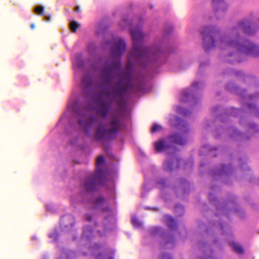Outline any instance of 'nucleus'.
I'll return each instance as SVG.
<instances>
[{"label":"nucleus","instance_id":"f257e3e1","mask_svg":"<svg viewBox=\"0 0 259 259\" xmlns=\"http://www.w3.org/2000/svg\"><path fill=\"white\" fill-rule=\"evenodd\" d=\"M131 86V76L130 74L126 73L111 88V91L104 89L99 93L95 107L98 114L104 118H106L111 109L114 100L117 96H122Z\"/></svg>","mask_w":259,"mask_h":259},{"label":"nucleus","instance_id":"f03ea898","mask_svg":"<svg viewBox=\"0 0 259 259\" xmlns=\"http://www.w3.org/2000/svg\"><path fill=\"white\" fill-rule=\"evenodd\" d=\"M217 45L223 50L228 52L232 51L237 58L244 59L246 57H259V46L249 40L239 41V37L231 34L220 37Z\"/></svg>","mask_w":259,"mask_h":259},{"label":"nucleus","instance_id":"7ed1b4c3","mask_svg":"<svg viewBox=\"0 0 259 259\" xmlns=\"http://www.w3.org/2000/svg\"><path fill=\"white\" fill-rule=\"evenodd\" d=\"M106 45L110 47V55L108 57L101 55L91 56L88 62L82 60V55H76V65H83L84 63L89 65H120L118 62L119 58L121 56L126 49L124 40L120 37L113 38L111 40L106 42Z\"/></svg>","mask_w":259,"mask_h":259},{"label":"nucleus","instance_id":"20e7f679","mask_svg":"<svg viewBox=\"0 0 259 259\" xmlns=\"http://www.w3.org/2000/svg\"><path fill=\"white\" fill-rule=\"evenodd\" d=\"M131 32L133 49L128 55L126 65H142L141 62L144 63L147 60L155 59L159 50L155 47H143L144 34L141 28L132 29Z\"/></svg>","mask_w":259,"mask_h":259},{"label":"nucleus","instance_id":"39448f33","mask_svg":"<svg viewBox=\"0 0 259 259\" xmlns=\"http://www.w3.org/2000/svg\"><path fill=\"white\" fill-rule=\"evenodd\" d=\"M108 126L109 127L108 129L102 124L98 126L94 136L96 141H103L116 139L117 133L123 126L120 116L115 114L112 115Z\"/></svg>","mask_w":259,"mask_h":259},{"label":"nucleus","instance_id":"423d86ee","mask_svg":"<svg viewBox=\"0 0 259 259\" xmlns=\"http://www.w3.org/2000/svg\"><path fill=\"white\" fill-rule=\"evenodd\" d=\"M201 33L203 35V46L206 51H208L217 46L216 38L218 32L213 27H204Z\"/></svg>","mask_w":259,"mask_h":259},{"label":"nucleus","instance_id":"0eeeda50","mask_svg":"<svg viewBox=\"0 0 259 259\" xmlns=\"http://www.w3.org/2000/svg\"><path fill=\"white\" fill-rule=\"evenodd\" d=\"M88 110V108H85L82 111H76L78 123L83 128L87 134L90 133V130L97 119L96 116H88L87 113Z\"/></svg>","mask_w":259,"mask_h":259},{"label":"nucleus","instance_id":"6e6552de","mask_svg":"<svg viewBox=\"0 0 259 259\" xmlns=\"http://www.w3.org/2000/svg\"><path fill=\"white\" fill-rule=\"evenodd\" d=\"M102 179V176L99 175V170H98L95 175L88 177L85 182L84 187L88 191H94L96 187Z\"/></svg>","mask_w":259,"mask_h":259},{"label":"nucleus","instance_id":"1a4fd4ad","mask_svg":"<svg viewBox=\"0 0 259 259\" xmlns=\"http://www.w3.org/2000/svg\"><path fill=\"white\" fill-rule=\"evenodd\" d=\"M238 28L247 35H253L257 31L258 28L250 21L246 20L241 21L238 25Z\"/></svg>","mask_w":259,"mask_h":259},{"label":"nucleus","instance_id":"9d476101","mask_svg":"<svg viewBox=\"0 0 259 259\" xmlns=\"http://www.w3.org/2000/svg\"><path fill=\"white\" fill-rule=\"evenodd\" d=\"M155 149L157 152H161L169 148L165 140H160L155 143Z\"/></svg>","mask_w":259,"mask_h":259},{"label":"nucleus","instance_id":"9b49d317","mask_svg":"<svg viewBox=\"0 0 259 259\" xmlns=\"http://www.w3.org/2000/svg\"><path fill=\"white\" fill-rule=\"evenodd\" d=\"M169 138L171 142L180 145H185L187 142L186 140L183 138L179 134H172Z\"/></svg>","mask_w":259,"mask_h":259},{"label":"nucleus","instance_id":"f8f14e48","mask_svg":"<svg viewBox=\"0 0 259 259\" xmlns=\"http://www.w3.org/2000/svg\"><path fill=\"white\" fill-rule=\"evenodd\" d=\"M105 161L104 157L103 156H99L97 159L96 161V165H97V169L96 172L99 170V175L102 176L103 174V170L102 169L101 166L102 164H103V163Z\"/></svg>","mask_w":259,"mask_h":259},{"label":"nucleus","instance_id":"ddd939ff","mask_svg":"<svg viewBox=\"0 0 259 259\" xmlns=\"http://www.w3.org/2000/svg\"><path fill=\"white\" fill-rule=\"evenodd\" d=\"M165 218L167 220V226L169 229H173L177 228V223L173 218L169 215H166Z\"/></svg>","mask_w":259,"mask_h":259},{"label":"nucleus","instance_id":"4468645a","mask_svg":"<svg viewBox=\"0 0 259 259\" xmlns=\"http://www.w3.org/2000/svg\"><path fill=\"white\" fill-rule=\"evenodd\" d=\"M102 78L104 83H109L111 82L112 79L110 77V72L109 70H104L102 75Z\"/></svg>","mask_w":259,"mask_h":259},{"label":"nucleus","instance_id":"2eb2a0df","mask_svg":"<svg viewBox=\"0 0 259 259\" xmlns=\"http://www.w3.org/2000/svg\"><path fill=\"white\" fill-rule=\"evenodd\" d=\"M92 79L90 77L84 76L82 80V83L86 88H89L92 84Z\"/></svg>","mask_w":259,"mask_h":259},{"label":"nucleus","instance_id":"dca6fc26","mask_svg":"<svg viewBox=\"0 0 259 259\" xmlns=\"http://www.w3.org/2000/svg\"><path fill=\"white\" fill-rule=\"evenodd\" d=\"M232 247L234 250L238 253L242 254L243 252V249L240 245L237 243H233Z\"/></svg>","mask_w":259,"mask_h":259},{"label":"nucleus","instance_id":"f3484780","mask_svg":"<svg viewBox=\"0 0 259 259\" xmlns=\"http://www.w3.org/2000/svg\"><path fill=\"white\" fill-rule=\"evenodd\" d=\"M79 26L80 25L75 21H72L70 23V28L72 32H75Z\"/></svg>","mask_w":259,"mask_h":259},{"label":"nucleus","instance_id":"a211bd4d","mask_svg":"<svg viewBox=\"0 0 259 259\" xmlns=\"http://www.w3.org/2000/svg\"><path fill=\"white\" fill-rule=\"evenodd\" d=\"M34 12L35 13L40 15H45L44 8L41 6L36 7L34 9Z\"/></svg>","mask_w":259,"mask_h":259},{"label":"nucleus","instance_id":"6ab92c4d","mask_svg":"<svg viewBox=\"0 0 259 259\" xmlns=\"http://www.w3.org/2000/svg\"><path fill=\"white\" fill-rule=\"evenodd\" d=\"M190 93L188 90H185L182 96L181 101L183 102H185L187 101V98L189 96Z\"/></svg>","mask_w":259,"mask_h":259},{"label":"nucleus","instance_id":"aec40b11","mask_svg":"<svg viewBox=\"0 0 259 259\" xmlns=\"http://www.w3.org/2000/svg\"><path fill=\"white\" fill-rule=\"evenodd\" d=\"M161 128L160 126L157 124H154L152 128V132H155L158 131Z\"/></svg>","mask_w":259,"mask_h":259},{"label":"nucleus","instance_id":"412c9836","mask_svg":"<svg viewBox=\"0 0 259 259\" xmlns=\"http://www.w3.org/2000/svg\"><path fill=\"white\" fill-rule=\"evenodd\" d=\"M178 113L186 115L187 114V111H184L181 107H178L177 109Z\"/></svg>","mask_w":259,"mask_h":259},{"label":"nucleus","instance_id":"4be33fe9","mask_svg":"<svg viewBox=\"0 0 259 259\" xmlns=\"http://www.w3.org/2000/svg\"><path fill=\"white\" fill-rule=\"evenodd\" d=\"M165 165H166L165 167V169L166 170H171V166L172 165V162H171L170 161H167V162H165Z\"/></svg>","mask_w":259,"mask_h":259},{"label":"nucleus","instance_id":"5701e85b","mask_svg":"<svg viewBox=\"0 0 259 259\" xmlns=\"http://www.w3.org/2000/svg\"><path fill=\"white\" fill-rule=\"evenodd\" d=\"M49 236L51 238H53L55 240H57V237L58 236V234L57 231H54V232H53L51 234H50Z\"/></svg>","mask_w":259,"mask_h":259},{"label":"nucleus","instance_id":"b1692460","mask_svg":"<svg viewBox=\"0 0 259 259\" xmlns=\"http://www.w3.org/2000/svg\"><path fill=\"white\" fill-rule=\"evenodd\" d=\"M133 224L136 227H139L140 225V223L136 218H134L132 220Z\"/></svg>","mask_w":259,"mask_h":259},{"label":"nucleus","instance_id":"393cba45","mask_svg":"<svg viewBox=\"0 0 259 259\" xmlns=\"http://www.w3.org/2000/svg\"><path fill=\"white\" fill-rule=\"evenodd\" d=\"M168 30H167V28L166 27H165L164 28V32L165 33H168L169 32H171L173 30V28H172V27L171 26H168Z\"/></svg>","mask_w":259,"mask_h":259},{"label":"nucleus","instance_id":"a878e982","mask_svg":"<svg viewBox=\"0 0 259 259\" xmlns=\"http://www.w3.org/2000/svg\"><path fill=\"white\" fill-rule=\"evenodd\" d=\"M248 107L249 108V109H257V108L256 107V106L254 105H252V104H249L248 105Z\"/></svg>","mask_w":259,"mask_h":259},{"label":"nucleus","instance_id":"bb28decb","mask_svg":"<svg viewBox=\"0 0 259 259\" xmlns=\"http://www.w3.org/2000/svg\"><path fill=\"white\" fill-rule=\"evenodd\" d=\"M83 66H76V67L74 68L75 71H76L77 70H81L82 69Z\"/></svg>","mask_w":259,"mask_h":259},{"label":"nucleus","instance_id":"cd10ccee","mask_svg":"<svg viewBox=\"0 0 259 259\" xmlns=\"http://www.w3.org/2000/svg\"><path fill=\"white\" fill-rule=\"evenodd\" d=\"M45 19L47 20V21H51V15H49V16H45Z\"/></svg>","mask_w":259,"mask_h":259},{"label":"nucleus","instance_id":"c85d7f7f","mask_svg":"<svg viewBox=\"0 0 259 259\" xmlns=\"http://www.w3.org/2000/svg\"><path fill=\"white\" fill-rule=\"evenodd\" d=\"M220 2H222V1L221 0H213V5L214 6L217 3Z\"/></svg>","mask_w":259,"mask_h":259},{"label":"nucleus","instance_id":"c756f323","mask_svg":"<svg viewBox=\"0 0 259 259\" xmlns=\"http://www.w3.org/2000/svg\"><path fill=\"white\" fill-rule=\"evenodd\" d=\"M198 86V82H195L192 84V87L193 88H197Z\"/></svg>","mask_w":259,"mask_h":259},{"label":"nucleus","instance_id":"7c9ffc66","mask_svg":"<svg viewBox=\"0 0 259 259\" xmlns=\"http://www.w3.org/2000/svg\"><path fill=\"white\" fill-rule=\"evenodd\" d=\"M103 201V199L102 198H99L97 200V202H102Z\"/></svg>","mask_w":259,"mask_h":259},{"label":"nucleus","instance_id":"2f4dec72","mask_svg":"<svg viewBox=\"0 0 259 259\" xmlns=\"http://www.w3.org/2000/svg\"><path fill=\"white\" fill-rule=\"evenodd\" d=\"M35 28V24L32 23L30 25V28L32 29H34Z\"/></svg>","mask_w":259,"mask_h":259},{"label":"nucleus","instance_id":"473e14b6","mask_svg":"<svg viewBox=\"0 0 259 259\" xmlns=\"http://www.w3.org/2000/svg\"><path fill=\"white\" fill-rule=\"evenodd\" d=\"M88 219V220L89 221H91L92 220V216H91V215H89V216L88 217V219Z\"/></svg>","mask_w":259,"mask_h":259},{"label":"nucleus","instance_id":"72a5a7b5","mask_svg":"<svg viewBox=\"0 0 259 259\" xmlns=\"http://www.w3.org/2000/svg\"><path fill=\"white\" fill-rule=\"evenodd\" d=\"M75 10H76V11H78V12H79V10H80L79 7L78 6H76V7H75Z\"/></svg>","mask_w":259,"mask_h":259},{"label":"nucleus","instance_id":"f704fd0d","mask_svg":"<svg viewBox=\"0 0 259 259\" xmlns=\"http://www.w3.org/2000/svg\"><path fill=\"white\" fill-rule=\"evenodd\" d=\"M241 61L240 60H238L236 62H234L235 63H239Z\"/></svg>","mask_w":259,"mask_h":259},{"label":"nucleus","instance_id":"c9c22d12","mask_svg":"<svg viewBox=\"0 0 259 259\" xmlns=\"http://www.w3.org/2000/svg\"><path fill=\"white\" fill-rule=\"evenodd\" d=\"M164 182H165L164 181H161L160 182H159V183L161 184H163V183H164Z\"/></svg>","mask_w":259,"mask_h":259},{"label":"nucleus","instance_id":"e433bc0d","mask_svg":"<svg viewBox=\"0 0 259 259\" xmlns=\"http://www.w3.org/2000/svg\"><path fill=\"white\" fill-rule=\"evenodd\" d=\"M225 168L223 166V170H225Z\"/></svg>","mask_w":259,"mask_h":259},{"label":"nucleus","instance_id":"4c0bfd02","mask_svg":"<svg viewBox=\"0 0 259 259\" xmlns=\"http://www.w3.org/2000/svg\"><path fill=\"white\" fill-rule=\"evenodd\" d=\"M112 67H114V65H112Z\"/></svg>","mask_w":259,"mask_h":259}]
</instances>
